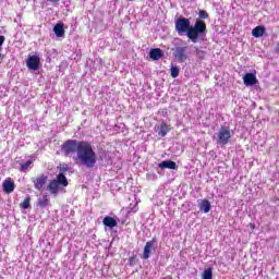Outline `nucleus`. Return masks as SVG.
<instances>
[{"label": "nucleus", "mask_w": 279, "mask_h": 279, "mask_svg": "<svg viewBox=\"0 0 279 279\" xmlns=\"http://www.w3.org/2000/svg\"><path fill=\"white\" fill-rule=\"evenodd\" d=\"M243 82L246 86H256V84H258V78H256V74L254 73H246L243 76Z\"/></svg>", "instance_id": "6e6552de"}, {"label": "nucleus", "mask_w": 279, "mask_h": 279, "mask_svg": "<svg viewBox=\"0 0 279 279\" xmlns=\"http://www.w3.org/2000/svg\"><path fill=\"white\" fill-rule=\"evenodd\" d=\"M230 138H232V133L228 128H221L218 132V145H228L230 143Z\"/></svg>", "instance_id": "39448f33"}, {"label": "nucleus", "mask_w": 279, "mask_h": 279, "mask_svg": "<svg viewBox=\"0 0 279 279\" xmlns=\"http://www.w3.org/2000/svg\"><path fill=\"white\" fill-rule=\"evenodd\" d=\"M48 1L49 3H60V0H46Z\"/></svg>", "instance_id": "cd10ccee"}, {"label": "nucleus", "mask_w": 279, "mask_h": 279, "mask_svg": "<svg viewBox=\"0 0 279 279\" xmlns=\"http://www.w3.org/2000/svg\"><path fill=\"white\" fill-rule=\"evenodd\" d=\"M174 47L172 48V56L175 62L183 64L189 60V45L182 41V39H175L173 43Z\"/></svg>", "instance_id": "f03ea898"}, {"label": "nucleus", "mask_w": 279, "mask_h": 279, "mask_svg": "<svg viewBox=\"0 0 279 279\" xmlns=\"http://www.w3.org/2000/svg\"><path fill=\"white\" fill-rule=\"evenodd\" d=\"M27 169H32V160H28V161L22 163L20 171L25 172V171H27Z\"/></svg>", "instance_id": "5701e85b"}, {"label": "nucleus", "mask_w": 279, "mask_h": 279, "mask_svg": "<svg viewBox=\"0 0 279 279\" xmlns=\"http://www.w3.org/2000/svg\"><path fill=\"white\" fill-rule=\"evenodd\" d=\"M171 77H178L180 75V68L178 65H171L170 68Z\"/></svg>", "instance_id": "412c9836"}, {"label": "nucleus", "mask_w": 279, "mask_h": 279, "mask_svg": "<svg viewBox=\"0 0 279 279\" xmlns=\"http://www.w3.org/2000/svg\"><path fill=\"white\" fill-rule=\"evenodd\" d=\"M31 202L32 198L29 196H27L21 204H20V208H23L24 210H27V208H29L31 206Z\"/></svg>", "instance_id": "4be33fe9"}, {"label": "nucleus", "mask_w": 279, "mask_h": 279, "mask_svg": "<svg viewBox=\"0 0 279 279\" xmlns=\"http://www.w3.org/2000/svg\"><path fill=\"white\" fill-rule=\"evenodd\" d=\"M54 181L60 185V186H69V181L66 180V175H64L63 172H60Z\"/></svg>", "instance_id": "dca6fc26"}, {"label": "nucleus", "mask_w": 279, "mask_h": 279, "mask_svg": "<svg viewBox=\"0 0 279 279\" xmlns=\"http://www.w3.org/2000/svg\"><path fill=\"white\" fill-rule=\"evenodd\" d=\"M206 36V23L202 21H196L194 26L191 27L187 33V38L193 43H199V40H204Z\"/></svg>", "instance_id": "7ed1b4c3"}, {"label": "nucleus", "mask_w": 279, "mask_h": 279, "mask_svg": "<svg viewBox=\"0 0 279 279\" xmlns=\"http://www.w3.org/2000/svg\"><path fill=\"white\" fill-rule=\"evenodd\" d=\"M198 17L199 19H208V13L206 11H199L198 12Z\"/></svg>", "instance_id": "a878e982"}, {"label": "nucleus", "mask_w": 279, "mask_h": 279, "mask_svg": "<svg viewBox=\"0 0 279 279\" xmlns=\"http://www.w3.org/2000/svg\"><path fill=\"white\" fill-rule=\"evenodd\" d=\"M14 182L12 180H4L3 184H2V189L4 191V193H14Z\"/></svg>", "instance_id": "ddd939ff"}, {"label": "nucleus", "mask_w": 279, "mask_h": 279, "mask_svg": "<svg viewBox=\"0 0 279 279\" xmlns=\"http://www.w3.org/2000/svg\"><path fill=\"white\" fill-rule=\"evenodd\" d=\"M191 20L186 17H181L175 21V32L179 34V36H189V32H191Z\"/></svg>", "instance_id": "20e7f679"}, {"label": "nucleus", "mask_w": 279, "mask_h": 279, "mask_svg": "<svg viewBox=\"0 0 279 279\" xmlns=\"http://www.w3.org/2000/svg\"><path fill=\"white\" fill-rule=\"evenodd\" d=\"M159 169H178V165L175 163V161H171V160H165L162 162L159 163Z\"/></svg>", "instance_id": "4468645a"}, {"label": "nucleus", "mask_w": 279, "mask_h": 279, "mask_svg": "<svg viewBox=\"0 0 279 279\" xmlns=\"http://www.w3.org/2000/svg\"><path fill=\"white\" fill-rule=\"evenodd\" d=\"M199 211L201 213H209L210 211V202L208 201H202L199 203Z\"/></svg>", "instance_id": "6ab92c4d"}, {"label": "nucleus", "mask_w": 279, "mask_h": 279, "mask_svg": "<svg viewBox=\"0 0 279 279\" xmlns=\"http://www.w3.org/2000/svg\"><path fill=\"white\" fill-rule=\"evenodd\" d=\"M265 32H266L265 26L259 25L253 28L252 35L254 36V38H260L265 36Z\"/></svg>", "instance_id": "2eb2a0df"}, {"label": "nucleus", "mask_w": 279, "mask_h": 279, "mask_svg": "<svg viewBox=\"0 0 279 279\" xmlns=\"http://www.w3.org/2000/svg\"><path fill=\"white\" fill-rule=\"evenodd\" d=\"M33 184L37 191H43V186L47 184V175L41 174L37 179H33Z\"/></svg>", "instance_id": "1a4fd4ad"}, {"label": "nucleus", "mask_w": 279, "mask_h": 279, "mask_svg": "<svg viewBox=\"0 0 279 279\" xmlns=\"http://www.w3.org/2000/svg\"><path fill=\"white\" fill-rule=\"evenodd\" d=\"M165 56V52H162V49L160 48H153L149 51V58L150 60H160Z\"/></svg>", "instance_id": "9d476101"}, {"label": "nucleus", "mask_w": 279, "mask_h": 279, "mask_svg": "<svg viewBox=\"0 0 279 279\" xmlns=\"http://www.w3.org/2000/svg\"><path fill=\"white\" fill-rule=\"evenodd\" d=\"M38 206L40 208H47V206H49V196L44 195L41 198H39Z\"/></svg>", "instance_id": "aec40b11"}, {"label": "nucleus", "mask_w": 279, "mask_h": 279, "mask_svg": "<svg viewBox=\"0 0 279 279\" xmlns=\"http://www.w3.org/2000/svg\"><path fill=\"white\" fill-rule=\"evenodd\" d=\"M26 66L29 71H38L40 69V57L36 54L28 56Z\"/></svg>", "instance_id": "0eeeda50"}, {"label": "nucleus", "mask_w": 279, "mask_h": 279, "mask_svg": "<svg viewBox=\"0 0 279 279\" xmlns=\"http://www.w3.org/2000/svg\"><path fill=\"white\" fill-rule=\"evenodd\" d=\"M277 51H278V53H279V43H278V46H277Z\"/></svg>", "instance_id": "c85d7f7f"}, {"label": "nucleus", "mask_w": 279, "mask_h": 279, "mask_svg": "<svg viewBox=\"0 0 279 279\" xmlns=\"http://www.w3.org/2000/svg\"><path fill=\"white\" fill-rule=\"evenodd\" d=\"M4 43H5V36L0 35V51H1V47H3Z\"/></svg>", "instance_id": "bb28decb"}, {"label": "nucleus", "mask_w": 279, "mask_h": 279, "mask_svg": "<svg viewBox=\"0 0 279 279\" xmlns=\"http://www.w3.org/2000/svg\"><path fill=\"white\" fill-rule=\"evenodd\" d=\"M202 279H210V268L205 269Z\"/></svg>", "instance_id": "393cba45"}, {"label": "nucleus", "mask_w": 279, "mask_h": 279, "mask_svg": "<svg viewBox=\"0 0 279 279\" xmlns=\"http://www.w3.org/2000/svg\"><path fill=\"white\" fill-rule=\"evenodd\" d=\"M61 151L64 156H73L76 165L86 167V169H93L97 165V153L90 142L68 140L61 146Z\"/></svg>", "instance_id": "f257e3e1"}, {"label": "nucleus", "mask_w": 279, "mask_h": 279, "mask_svg": "<svg viewBox=\"0 0 279 279\" xmlns=\"http://www.w3.org/2000/svg\"><path fill=\"white\" fill-rule=\"evenodd\" d=\"M59 170L61 171V173H66V171H69V165L66 163H61L59 166Z\"/></svg>", "instance_id": "b1692460"}, {"label": "nucleus", "mask_w": 279, "mask_h": 279, "mask_svg": "<svg viewBox=\"0 0 279 279\" xmlns=\"http://www.w3.org/2000/svg\"><path fill=\"white\" fill-rule=\"evenodd\" d=\"M102 223L107 228H117V220L110 216H106L102 220Z\"/></svg>", "instance_id": "f3484780"}, {"label": "nucleus", "mask_w": 279, "mask_h": 279, "mask_svg": "<svg viewBox=\"0 0 279 279\" xmlns=\"http://www.w3.org/2000/svg\"><path fill=\"white\" fill-rule=\"evenodd\" d=\"M48 191L51 193V195H58V192L60 191V185L54 180H52L48 184Z\"/></svg>", "instance_id": "a211bd4d"}, {"label": "nucleus", "mask_w": 279, "mask_h": 279, "mask_svg": "<svg viewBox=\"0 0 279 279\" xmlns=\"http://www.w3.org/2000/svg\"><path fill=\"white\" fill-rule=\"evenodd\" d=\"M170 130L171 129L168 126V124L162 122L160 126L157 129V134L158 136H161V138H165V136L169 134Z\"/></svg>", "instance_id": "9b49d317"}, {"label": "nucleus", "mask_w": 279, "mask_h": 279, "mask_svg": "<svg viewBox=\"0 0 279 279\" xmlns=\"http://www.w3.org/2000/svg\"><path fill=\"white\" fill-rule=\"evenodd\" d=\"M157 248H158V239L153 238L150 241L146 242L142 258L144 260H147V258L151 256V250H157Z\"/></svg>", "instance_id": "423d86ee"}, {"label": "nucleus", "mask_w": 279, "mask_h": 279, "mask_svg": "<svg viewBox=\"0 0 279 279\" xmlns=\"http://www.w3.org/2000/svg\"><path fill=\"white\" fill-rule=\"evenodd\" d=\"M53 33L56 34L57 38L64 37V23H57L53 26Z\"/></svg>", "instance_id": "f8f14e48"}]
</instances>
